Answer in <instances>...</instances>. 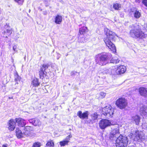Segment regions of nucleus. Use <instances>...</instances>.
Returning <instances> with one entry per match:
<instances>
[{
	"mask_svg": "<svg viewBox=\"0 0 147 147\" xmlns=\"http://www.w3.org/2000/svg\"><path fill=\"white\" fill-rule=\"evenodd\" d=\"M49 65L47 64H44L42 65L39 71V76L40 78L43 79L46 76V70Z\"/></svg>",
	"mask_w": 147,
	"mask_h": 147,
	"instance_id": "obj_7",
	"label": "nucleus"
},
{
	"mask_svg": "<svg viewBox=\"0 0 147 147\" xmlns=\"http://www.w3.org/2000/svg\"><path fill=\"white\" fill-rule=\"evenodd\" d=\"M134 140L139 142H141L145 140V136L143 134L138 130H136L134 133Z\"/></svg>",
	"mask_w": 147,
	"mask_h": 147,
	"instance_id": "obj_8",
	"label": "nucleus"
},
{
	"mask_svg": "<svg viewBox=\"0 0 147 147\" xmlns=\"http://www.w3.org/2000/svg\"><path fill=\"white\" fill-rule=\"evenodd\" d=\"M16 136L18 138H22L25 136L24 132L22 133L21 130L18 128H16Z\"/></svg>",
	"mask_w": 147,
	"mask_h": 147,
	"instance_id": "obj_17",
	"label": "nucleus"
},
{
	"mask_svg": "<svg viewBox=\"0 0 147 147\" xmlns=\"http://www.w3.org/2000/svg\"><path fill=\"white\" fill-rule=\"evenodd\" d=\"M62 18L61 16L57 15L55 17V19L54 22L56 24H60L62 22Z\"/></svg>",
	"mask_w": 147,
	"mask_h": 147,
	"instance_id": "obj_21",
	"label": "nucleus"
},
{
	"mask_svg": "<svg viewBox=\"0 0 147 147\" xmlns=\"http://www.w3.org/2000/svg\"><path fill=\"white\" fill-rule=\"evenodd\" d=\"M6 32L8 34V35H10L11 33V30L9 29H7L6 30Z\"/></svg>",
	"mask_w": 147,
	"mask_h": 147,
	"instance_id": "obj_36",
	"label": "nucleus"
},
{
	"mask_svg": "<svg viewBox=\"0 0 147 147\" xmlns=\"http://www.w3.org/2000/svg\"><path fill=\"white\" fill-rule=\"evenodd\" d=\"M15 121L18 125L19 127H23L26 124L25 120L21 118H16Z\"/></svg>",
	"mask_w": 147,
	"mask_h": 147,
	"instance_id": "obj_13",
	"label": "nucleus"
},
{
	"mask_svg": "<svg viewBox=\"0 0 147 147\" xmlns=\"http://www.w3.org/2000/svg\"><path fill=\"white\" fill-rule=\"evenodd\" d=\"M72 137V136L71 135H69L67 136L65 140L66 141H68V142H69L70 138H71Z\"/></svg>",
	"mask_w": 147,
	"mask_h": 147,
	"instance_id": "obj_34",
	"label": "nucleus"
},
{
	"mask_svg": "<svg viewBox=\"0 0 147 147\" xmlns=\"http://www.w3.org/2000/svg\"><path fill=\"white\" fill-rule=\"evenodd\" d=\"M33 129L32 127L28 126H25L23 129L24 134L25 136H29L31 132L33 130Z\"/></svg>",
	"mask_w": 147,
	"mask_h": 147,
	"instance_id": "obj_12",
	"label": "nucleus"
},
{
	"mask_svg": "<svg viewBox=\"0 0 147 147\" xmlns=\"http://www.w3.org/2000/svg\"><path fill=\"white\" fill-rule=\"evenodd\" d=\"M117 71V67L113 66L111 68L105 69L104 73L112 75H118Z\"/></svg>",
	"mask_w": 147,
	"mask_h": 147,
	"instance_id": "obj_10",
	"label": "nucleus"
},
{
	"mask_svg": "<svg viewBox=\"0 0 147 147\" xmlns=\"http://www.w3.org/2000/svg\"><path fill=\"white\" fill-rule=\"evenodd\" d=\"M13 49L14 52H16L17 51V50H16V49H17L16 45H14L13 47Z\"/></svg>",
	"mask_w": 147,
	"mask_h": 147,
	"instance_id": "obj_35",
	"label": "nucleus"
},
{
	"mask_svg": "<svg viewBox=\"0 0 147 147\" xmlns=\"http://www.w3.org/2000/svg\"><path fill=\"white\" fill-rule=\"evenodd\" d=\"M100 128L102 129H104L107 127L112 125L111 121L107 119L101 120L99 123Z\"/></svg>",
	"mask_w": 147,
	"mask_h": 147,
	"instance_id": "obj_9",
	"label": "nucleus"
},
{
	"mask_svg": "<svg viewBox=\"0 0 147 147\" xmlns=\"http://www.w3.org/2000/svg\"><path fill=\"white\" fill-rule=\"evenodd\" d=\"M31 84L34 86L36 87L39 85L40 83L38 82V79L35 78L32 81Z\"/></svg>",
	"mask_w": 147,
	"mask_h": 147,
	"instance_id": "obj_23",
	"label": "nucleus"
},
{
	"mask_svg": "<svg viewBox=\"0 0 147 147\" xmlns=\"http://www.w3.org/2000/svg\"><path fill=\"white\" fill-rule=\"evenodd\" d=\"M87 30V28L86 27H83L80 28L79 30V32L81 34H83L85 33Z\"/></svg>",
	"mask_w": 147,
	"mask_h": 147,
	"instance_id": "obj_24",
	"label": "nucleus"
},
{
	"mask_svg": "<svg viewBox=\"0 0 147 147\" xmlns=\"http://www.w3.org/2000/svg\"><path fill=\"white\" fill-rule=\"evenodd\" d=\"M117 67L118 75L123 74L126 71V68L124 66H121Z\"/></svg>",
	"mask_w": 147,
	"mask_h": 147,
	"instance_id": "obj_18",
	"label": "nucleus"
},
{
	"mask_svg": "<svg viewBox=\"0 0 147 147\" xmlns=\"http://www.w3.org/2000/svg\"><path fill=\"white\" fill-rule=\"evenodd\" d=\"M68 141H66L65 140L60 142L59 144L61 146H65V145H67L68 143Z\"/></svg>",
	"mask_w": 147,
	"mask_h": 147,
	"instance_id": "obj_26",
	"label": "nucleus"
},
{
	"mask_svg": "<svg viewBox=\"0 0 147 147\" xmlns=\"http://www.w3.org/2000/svg\"><path fill=\"white\" fill-rule=\"evenodd\" d=\"M54 144L52 141L48 142L46 144V147H54Z\"/></svg>",
	"mask_w": 147,
	"mask_h": 147,
	"instance_id": "obj_29",
	"label": "nucleus"
},
{
	"mask_svg": "<svg viewBox=\"0 0 147 147\" xmlns=\"http://www.w3.org/2000/svg\"><path fill=\"white\" fill-rule=\"evenodd\" d=\"M7 125L8 126V128L9 130L13 131L16 127V122L13 119H11L8 122Z\"/></svg>",
	"mask_w": 147,
	"mask_h": 147,
	"instance_id": "obj_11",
	"label": "nucleus"
},
{
	"mask_svg": "<svg viewBox=\"0 0 147 147\" xmlns=\"http://www.w3.org/2000/svg\"><path fill=\"white\" fill-rule=\"evenodd\" d=\"M131 29L130 32V36L133 38H145L144 34L141 31L139 26L136 24L131 26Z\"/></svg>",
	"mask_w": 147,
	"mask_h": 147,
	"instance_id": "obj_3",
	"label": "nucleus"
},
{
	"mask_svg": "<svg viewBox=\"0 0 147 147\" xmlns=\"http://www.w3.org/2000/svg\"><path fill=\"white\" fill-rule=\"evenodd\" d=\"M127 100L123 98H120L117 99L115 104L117 107L120 109H125L127 106Z\"/></svg>",
	"mask_w": 147,
	"mask_h": 147,
	"instance_id": "obj_6",
	"label": "nucleus"
},
{
	"mask_svg": "<svg viewBox=\"0 0 147 147\" xmlns=\"http://www.w3.org/2000/svg\"><path fill=\"white\" fill-rule=\"evenodd\" d=\"M111 56V55L109 53L98 54L96 57V62L100 65H105L109 62Z\"/></svg>",
	"mask_w": 147,
	"mask_h": 147,
	"instance_id": "obj_4",
	"label": "nucleus"
},
{
	"mask_svg": "<svg viewBox=\"0 0 147 147\" xmlns=\"http://www.w3.org/2000/svg\"><path fill=\"white\" fill-rule=\"evenodd\" d=\"M41 146V144L40 143L37 142L33 144L32 147H40Z\"/></svg>",
	"mask_w": 147,
	"mask_h": 147,
	"instance_id": "obj_31",
	"label": "nucleus"
},
{
	"mask_svg": "<svg viewBox=\"0 0 147 147\" xmlns=\"http://www.w3.org/2000/svg\"><path fill=\"white\" fill-rule=\"evenodd\" d=\"M140 95L145 97H147V88L140 87L139 89Z\"/></svg>",
	"mask_w": 147,
	"mask_h": 147,
	"instance_id": "obj_16",
	"label": "nucleus"
},
{
	"mask_svg": "<svg viewBox=\"0 0 147 147\" xmlns=\"http://www.w3.org/2000/svg\"><path fill=\"white\" fill-rule=\"evenodd\" d=\"M140 111L142 115H147V107L145 106H142L140 108Z\"/></svg>",
	"mask_w": 147,
	"mask_h": 147,
	"instance_id": "obj_19",
	"label": "nucleus"
},
{
	"mask_svg": "<svg viewBox=\"0 0 147 147\" xmlns=\"http://www.w3.org/2000/svg\"><path fill=\"white\" fill-rule=\"evenodd\" d=\"M20 80V77L18 76L17 74L15 76V81L16 82L15 84H19V86H21V85L23 83V82L22 81Z\"/></svg>",
	"mask_w": 147,
	"mask_h": 147,
	"instance_id": "obj_20",
	"label": "nucleus"
},
{
	"mask_svg": "<svg viewBox=\"0 0 147 147\" xmlns=\"http://www.w3.org/2000/svg\"><path fill=\"white\" fill-rule=\"evenodd\" d=\"M140 117L138 115L133 116L132 117L131 120L135 121L136 125H138L139 124L140 121Z\"/></svg>",
	"mask_w": 147,
	"mask_h": 147,
	"instance_id": "obj_22",
	"label": "nucleus"
},
{
	"mask_svg": "<svg viewBox=\"0 0 147 147\" xmlns=\"http://www.w3.org/2000/svg\"><path fill=\"white\" fill-rule=\"evenodd\" d=\"M115 128L111 131L109 138L111 140H115L119 136L116 140L115 145L116 147H126L128 143V140L127 137L120 135L119 132V125L115 124Z\"/></svg>",
	"mask_w": 147,
	"mask_h": 147,
	"instance_id": "obj_1",
	"label": "nucleus"
},
{
	"mask_svg": "<svg viewBox=\"0 0 147 147\" xmlns=\"http://www.w3.org/2000/svg\"><path fill=\"white\" fill-rule=\"evenodd\" d=\"M59 1H60V2H61V1H62L61 0H59Z\"/></svg>",
	"mask_w": 147,
	"mask_h": 147,
	"instance_id": "obj_39",
	"label": "nucleus"
},
{
	"mask_svg": "<svg viewBox=\"0 0 147 147\" xmlns=\"http://www.w3.org/2000/svg\"><path fill=\"white\" fill-rule=\"evenodd\" d=\"M142 3L144 4L147 7V0H143Z\"/></svg>",
	"mask_w": 147,
	"mask_h": 147,
	"instance_id": "obj_37",
	"label": "nucleus"
},
{
	"mask_svg": "<svg viewBox=\"0 0 147 147\" xmlns=\"http://www.w3.org/2000/svg\"><path fill=\"white\" fill-rule=\"evenodd\" d=\"M141 16L140 12L137 11H136L134 13V17L136 18H139Z\"/></svg>",
	"mask_w": 147,
	"mask_h": 147,
	"instance_id": "obj_28",
	"label": "nucleus"
},
{
	"mask_svg": "<svg viewBox=\"0 0 147 147\" xmlns=\"http://www.w3.org/2000/svg\"><path fill=\"white\" fill-rule=\"evenodd\" d=\"M119 60L117 58L114 57L111 59L110 61V62L114 63L116 64L119 63Z\"/></svg>",
	"mask_w": 147,
	"mask_h": 147,
	"instance_id": "obj_27",
	"label": "nucleus"
},
{
	"mask_svg": "<svg viewBox=\"0 0 147 147\" xmlns=\"http://www.w3.org/2000/svg\"><path fill=\"white\" fill-rule=\"evenodd\" d=\"M17 3L20 5H22L24 2V0H14Z\"/></svg>",
	"mask_w": 147,
	"mask_h": 147,
	"instance_id": "obj_32",
	"label": "nucleus"
},
{
	"mask_svg": "<svg viewBox=\"0 0 147 147\" xmlns=\"http://www.w3.org/2000/svg\"><path fill=\"white\" fill-rule=\"evenodd\" d=\"M121 7V5L118 3H116L113 5V8L116 10H119Z\"/></svg>",
	"mask_w": 147,
	"mask_h": 147,
	"instance_id": "obj_30",
	"label": "nucleus"
},
{
	"mask_svg": "<svg viewBox=\"0 0 147 147\" xmlns=\"http://www.w3.org/2000/svg\"><path fill=\"white\" fill-rule=\"evenodd\" d=\"M30 123H32L35 126H39L41 124V122L39 119H32L28 120Z\"/></svg>",
	"mask_w": 147,
	"mask_h": 147,
	"instance_id": "obj_15",
	"label": "nucleus"
},
{
	"mask_svg": "<svg viewBox=\"0 0 147 147\" xmlns=\"http://www.w3.org/2000/svg\"><path fill=\"white\" fill-rule=\"evenodd\" d=\"M51 0H45L44 1L45 3V4H47L48 3L49 1H50Z\"/></svg>",
	"mask_w": 147,
	"mask_h": 147,
	"instance_id": "obj_38",
	"label": "nucleus"
},
{
	"mask_svg": "<svg viewBox=\"0 0 147 147\" xmlns=\"http://www.w3.org/2000/svg\"><path fill=\"white\" fill-rule=\"evenodd\" d=\"M77 115L81 119H87L88 114V112L87 111L82 113V111H79L77 113Z\"/></svg>",
	"mask_w": 147,
	"mask_h": 147,
	"instance_id": "obj_14",
	"label": "nucleus"
},
{
	"mask_svg": "<svg viewBox=\"0 0 147 147\" xmlns=\"http://www.w3.org/2000/svg\"><path fill=\"white\" fill-rule=\"evenodd\" d=\"M114 110L110 105H108L102 108V113L107 118H109L113 117Z\"/></svg>",
	"mask_w": 147,
	"mask_h": 147,
	"instance_id": "obj_5",
	"label": "nucleus"
},
{
	"mask_svg": "<svg viewBox=\"0 0 147 147\" xmlns=\"http://www.w3.org/2000/svg\"><path fill=\"white\" fill-rule=\"evenodd\" d=\"M105 31L107 37L104 38V40L106 45L113 52H116L115 45L111 40H115V33L107 28L105 29Z\"/></svg>",
	"mask_w": 147,
	"mask_h": 147,
	"instance_id": "obj_2",
	"label": "nucleus"
},
{
	"mask_svg": "<svg viewBox=\"0 0 147 147\" xmlns=\"http://www.w3.org/2000/svg\"><path fill=\"white\" fill-rule=\"evenodd\" d=\"M106 94L105 93H104V92H101L100 93V97L101 98H104L105 95H106Z\"/></svg>",
	"mask_w": 147,
	"mask_h": 147,
	"instance_id": "obj_33",
	"label": "nucleus"
},
{
	"mask_svg": "<svg viewBox=\"0 0 147 147\" xmlns=\"http://www.w3.org/2000/svg\"><path fill=\"white\" fill-rule=\"evenodd\" d=\"M92 120L95 122V120H96L98 118V115L97 113H94L91 115Z\"/></svg>",
	"mask_w": 147,
	"mask_h": 147,
	"instance_id": "obj_25",
	"label": "nucleus"
}]
</instances>
